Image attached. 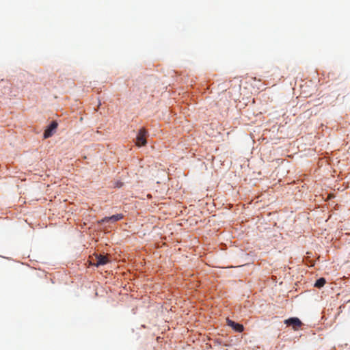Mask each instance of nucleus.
I'll return each instance as SVG.
<instances>
[{"label":"nucleus","mask_w":350,"mask_h":350,"mask_svg":"<svg viewBox=\"0 0 350 350\" xmlns=\"http://www.w3.org/2000/svg\"><path fill=\"white\" fill-rule=\"evenodd\" d=\"M228 325L232 327L235 331L241 332L243 331V326L241 324L235 323L232 320L228 319Z\"/></svg>","instance_id":"obj_6"},{"label":"nucleus","mask_w":350,"mask_h":350,"mask_svg":"<svg viewBox=\"0 0 350 350\" xmlns=\"http://www.w3.org/2000/svg\"><path fill=\"white\" fill-rule=\"evenodd\" d=\"M147 135H148L147 131L144 128L141 129L139 131L138 134L136 137V145L137 146H145L147 143V142H146Z\"/></svg>","instance_id":"obj_1"},{"label":"nucleus","mask_w":350,"mask_h":350,"mask_svg":"<svg viewBox=\"0 0 350 350\" xmlns=\"http://www.w3.org/2000/svg\"><path fill=\"white\" fill-rule=\"evenodd\" d=\"M92 265L99 267L100 265H106L109 262V259L107 256L96 254L95 258H92Z\"/></svg>","instance_id":"obj_2"},{"label":"nucleus","mask_w":350,"mask_h":350,"mask_svg":"<svg viewBox=\"0 0 350 350\" xmlns=\"http://www.w3.org/2000/svg\"><path fill=\"white\" fill-rule=\"evenodd\" d=\"M325 279L323 278H321L316 281L314 286L317 288H321L325 285Z\"/></svg>","instance_id":"obj_7"},{"label":"nucleus","mask_w":350,"mask_h":350,"mask_svg":"<svg viewBox=\"0 0 350 350\" xmlns=\"http://www.w3.org/2000/svg\"><path fill=\"white\" fill-rule=\"evenodd\" d=\"M284 323L287 325L293 326L295 330H297L299 327L302 325V322L296 317L289 318L284 321Z\"/></svg>","instance_id":"obj_4"},{"label":"nucleus","mask_w":350,"mask_h":350,"mask_svg":"<svg viewBox=\"0 0 350 350\" xmlns=\"http://www.w3.org/2000/svg\"><path fill=\"white\" fill-rule=\"evenodd\" d=\"M122 183H120V184H118V185H117V186L120 187H121V186H122Z\"/></svg>","instance_id":"obj_8"},{"label":"nucleus","mask_w":350,"mask_h":350,"mask_svg":"<svg viewBox=\"0 0 350 350\" xmlns=\"http://www.w3.org/2000/svg\"><path fill=\"white\" fill-rule=\"evenodd\" d=\"M57 125L58 124L56 122L53 121L50 124V125L45 129L43 135L44 138L47 139L51 137L54 134L56 129L57 128Z\"/></svg>","instance_id":"obj_3"},{"label":"nucleus","mask_w":350,"mask_h":350,"mask_svg":"<svg viewBox=\"0 0 350 350\" xmlns=\"http://www.w3.org/2000/svg\"><path fill=\"white\" fill-rule=\"evenodd\" d=\"M123 218L122 214H116L113 215L111 217H105L103 219H102L101 222L102 223H106V222H116L117 221H119Z\"/></svg>","instance_id":"obj_5"}]
</instances>
